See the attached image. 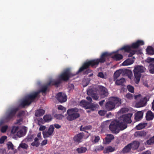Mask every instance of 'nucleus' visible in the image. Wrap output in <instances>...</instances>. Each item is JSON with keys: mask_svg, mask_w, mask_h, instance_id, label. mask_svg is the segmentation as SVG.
Here are the masks:
<instances>
[{"mask_svg": "<svg viewBox=\"0 0 154 154\" xmlns=\"http://www.w3.org/2000/svg\"><path fill=\"white\" fill-rule=\"evenodd\" d=\"M111 53L104 52L102 54L100 58L90 60L84 62L82 66L77 71V74L84 71L90 66L92 68H96L99 63H103L106 61V59L109 58L111 55Z\"/></svg>", "mask_w": 154, "mask_h": 154, "instance_id": "1", "label": "nucleus"}, {"mask_svg": "<svg viewBox=\"0 0 154 154\" xmlns=\"http://www.w3.org/2000/svg\"><path fill=\"white\" fill-rule=\"evenodd\" d=\"M78 74H77V72L76 73L74 74L71 72L69 69H66L59 76V79L58 80H53V84L55 85L56 86H58L61 83V81H67L70 78Z\"/></svg>", "mask_w": 154, "mask_h": 154, "instance_id": "2", "label": "nucleus"}, {"mask_svg": "<svg viewBox=\"0 0 154 154\" xmlns=\"http://www.w3.org/2000/svg\"><path fill=\"white\" fill-rule=\"evenodd\" d=\"M127 127L126 124L120 122V121L114 120L111 122L109 126V128L113 133L116 134L119 132V128L123 130Z\"/></svg>", "mask_w": 154, "mask_h": 154, "instance_id": "3", "label": "nucleus"}, {"mask_svg": "<svg viewBox=\"0 0 154 154\" xmlns=\"http://www.w3.org/2000/svg\"><path fill=\"white\" fill-rule=\"evenodd\" d=\"M81 109L76 107L68 109L67 111V116L66 119L69 121H72L79 118L80 116Z\"/></svg>", "mask_w": 154, "mask_h": 154, "instance_id": "4", "label": "nucleus"}, {"mask_svg": "<svg viewBox=\"0 0 154 154\" xmlns=\"http://www.w3.org/2000/svg\"><path fill=\"white\" fill-rule=\"evenodd\" d=\"M145 70V67L142 66L137 65L135 67L133 71L136 84L139 83L141 75V73L144 72Z\"/></svg>", "mask_w": 154, "mask_h": 154, "instance_id": "5", "label": "nucleus"}, {"mask_svg": "<svg viewBox=\"0 0 154 154\" xmlns=\"http://www.w3.org/2000/svg\"><path fill=\"white\" fill-rule=\"evenodd\" d=\"M19 110L18 107H14L8 109L5 113L4 121L8 122L11 120L15 116L17 112Z\"/></svg>", "mask_w": 154, "mask_h": 154, "instance_id": "6", "label": "nucleus"}, {"mask_svg": "<svg viewBox=\"0 0 154 154\" xmlns=\"http://www.w3.org/2000/svg\"><path fill=\"white\" fill-rule=\"evenodd\" d=\"M132 116V114L129 113L125 115H123L120 117L121 120H123V122L120 121V122H122L126 124L127 125V123H131V118Z\"/></svg>", "mask_w": 154, "mask_h": 154, "instance_id": "7", "label": "nucleus"}, {"mask_svg": "<svg viewBox=\"0 0 154 154\" xmlns=\"http://www.w3.org/2000/svg\"><path fill=\"white\" fill-rule=\"evenodd\" d=\"M97 93V90L95 88H91L89 89L87 92L88 95L91 96L93 99L95 100H97L99 98V96Z\"/></svg>", "mask_w": 154, "mask_h": 154, "instance_id": "8", "label": "nucleus"}, {"mask_svg": "<svg viewBox=\"0 0 154 154\" xmlns=\"http://www.w3.org/2000/svg\"><path fill=\"white\" fill-rule=\"evenodd\" d=\"M56 98L58 101L60 103L65 102L67 100V96L63 93L59 92L56 96Z\"/></svg>", "mask_w": 154, "mask_h": 154, "instance_id": "9", "label": "nucleus"}, {"mask_svg": "<svg viewBox=\"0 0 154 154\" xmlns=\"http://www.w3.org/2000/svg\"><path fill=\"white\" fill-rule=\"evenodd\" d=\"M54 127L53 125H51L50 126L47 131H44L42 134L44 138L49 137L52 134L54 131Z\"/></svg>", "mask_w": 154, "mask_h": 154, "instance_id": "10", "label": "nucleus"}, {"mask_svg": "<svg viewBox=\"0 0 154 154\" xmlns=\"http://www.w3.org/2000/svg\"><path fill=\"white\" fill-rule=\"evenodd\" d=\"M129 72H130V70L127 69L124 70L122 69H119V70H117L116 72H115L114 74V80H116L118 77L120 76L121 73H123L124 74H128Z\"/></svg>", "mask_w": 154, "mask_h": 154, "instance_id": "11", "label": "nucleus"}, {"mask_svg": "<svg viewBox=\"0 0 154 154\" xmlns=\"http://www.w3.org/2000/svg\"><path fill=\"white\" fill-rule=\"evenodd\" d=\"M149 100L146 97L142 98L140 100L137 102L136 104V106L137 107H141L145 106Z\"/></svg>", "mask_w": 154, "mask_h": 154, "instance_id": "12", "label": "nucleus"}, {"mask_svg": "<svg viewBox=\"0 0 154 154\" xmlns=\"http://www.w3.org/2000/svg\"><path fill=\"white\" fill-rule=\"evenodd\" d=\"M39 94V92H34L26 96V97L32 103L34 101L35 99Z\"/></svg>", "mask_w": 154, "mask_h": 154, "instance_id": "13", "label": "nucleus"}, {"mask_svg": "<svg viewBox=\"0 0 154 154\" xmlns=\"http://www.w3.org/2000/svg\"><path fill=\"white\" fill-rule=\"evenodd\" d=\"M53 80L51 81L48 83H46L45 85L43 86L41 89L38 92H42V93H45L47 90L48 88L51 85H53V83L52 82Z\"/></svg>", "mask_w": 154, "mask_h": 154, "instance_id": "14", "label": "nucleus"}, {"mask_svg": "<svg viewBox=\"0 0 154 154\" xmlns=\"http://www.w3.org/2000/svg\"><path fill=\"white\" fill-rule=\"evenodd\" d=\"M98 89L100 94L103 95L104 97L107 96L108 95L107 90L105 87L102 86H99Z\"/></svg>", "mask_w": 154, "mask_h": 154, "instance_id": "15", "label": "nucleus"}, {"mask_svg": "<svg viewBox=\"0 0 154 154\" xmlns=\"http://www.w3.org/2000/svg\"><path fill=\"white\" fill-rule=\"evenodd\" d=\"M80 105L83 107H86L87 109H93L95 107V106L93 105H89V103L85 100H82L80 103Z\"/></svg>", "mask_w": 154, "mask_h": 154, "instance_id": "16", "label": "nucleus"}, {"mask_svg": "<svg viewBox=\"0 0 154 154\" xmlns=\"http://www.w3.org/2000/svg\"><path fill=\"white\" fill-rule=\"evenodd\" d=\"M84 136V134L83 132L79 133L74 136V140L75 142L79 143L81 142Z\"/></svg>", "mask_w": 154, "mask_h": 154, "instance_id": "17", "label": "nucleus"}, {"mask_svg": "<svg viewBox=\"0 0 154 154\" xmlns=\"http://www.w3.org/2000/svg\"><path fill=\"white\" fill-rule=\"evenodd\" d=\"M106 109L108 111H111L115 108V105L111 101H109L107 102L105 105Z\"/></svg>", "mask_w": 154, "mask_h": 154, "instance_id": "18", "label": "nucleus"}, {"mask_svg": "<svg viewBox=\"0 0 154 154\" xmlns=\"http://www.w3.org/2000/svg\"><path fill=\"white\" fill-rule=\"evenodd\" d=\"M147 133V132L144 131H137L134 133V136L135 137L138 138L144 137L146 135Z\"/></svg>", "mask_w": 154, "mask_h": 154, "instance_id": "19", "label": "nucleus"}, {"mask_svg": "<svg viewBox=\"0 0 154 154\" xmlns=\"http://www.w3.org/2000/svg\"><path fill=\"white\" fill-rule=\"evenodd\" d=\"M144 45V42L142 40H138L135 42L133 43L131 45L132 48L136 49L138 48L139 46Z\"/></svg>", "mask_w": 154, "mask_h": 154, "instance_id": "20", "label": "nucleus"}, {"mask_svg": "<svg viewBox=\"0 0 154 154\" xmlns=\"http://www.w3.org/2000/svg\"><path fill=\"white\" fill-rule=\"evenodd\" d=\"M111 101L114 103L115 107L116 106L117 107L119 106L121 104V100L118 97H113Z\"/></svg>", "mask_w": 154, "mask_h": 154, "instance_id": "21", "label": "nucleus"}, {"mask_svg": "<svg viewBox=\"0 0 154 154\" xmlns=\"http://www.w3.org/2000/svg\"><path fill=\"white\" fill-rule=\"evenodd\" d=\"M143 112L142 111H138L135 114L134 119L136 121L140 120L143 118Z\"/></svg>", "mask_w": 154, "mask_h": 154, "instance_id": "22", "label": "nucleus"}, {"mask_svg": "<svg viewBox=\"0 0 154 154\" xmlns=\"http://www.w3.org/2000/svg\"><path fill=\"white\" fill-rule=\"evenodd\" d=\"M154 118V113L152 112L151 111L149 110L146 113V118L147 121L152 120Z\"/></svg>", "mask_w": 154, "mask_h": 154, "instance_id": "23", "label": "nucleus"}, {"mask_svg": "<svg viewBox=\"0 0 154 154\" xmlns=\"http://www.w3.org/2000/svg\"><path fill=\"white\" fill-rule=\"evenodd\" d=\"M31 103L26 97L21 102L20 106L23 108L26 106L29 105Z\"/></svg>", "mask_w": 154, "mask_h": 154, "instance_id": "24", "label": "nucleus"}, {"mask_svg": "<svg viewBox=\"0 0 154 154\" xmlns=\"http://www.w3.org/2000/svg\"><path fill=\"white\" fill-rule=\"evenodd\" d=\"M130 144L131 148L133 150L137 149L139 146V142L137 141H134L132 143H129Z\"/></svg>", "mask_w": 154, "mask_h": 154, "instance_id": "25", "label": "nucleus"}, {"mask_svg": "<svg viewBox=\"0 0 154 154\" xmlns=\"http://www.w3.org/2000/svg\"><path fill=\"white\" fill-rule=\"evenodd\" d=\"M114 136L112 134H108L105 138V141H104L105 144H109L112 140L114 139Z\"/></svg>", "mask_w": 154, "mask_h": 154, "instance_id": "26", "label": "nucleus"}, {"mask_svg": "<svg viewBox=\"0 0 154 154\" xmlns=\"http://www.w3.org/2000/svg\"><path fill=\"white\" fill-rule=\"evenodd\" d=\"M45 111L44 110L39 109L36 111L35 113V116L37 117L42 116L45 114Z\"/></svg>", "mask_w": 154, "mask_h": 154, "instance_id": "27", "label": "nucleus"}, {"mask_svg": "<svg viewBox=\"0 0 154 154\" xmlns=\"http://www.w3.org/2000/svg\"><path fill=\"white\" fill-rule=\"evenodd\" d=\"M146 52L148 54L153 55L154 54V48L151 46H148L146 49Z\"/></svg>", "mask_w": 154, "mask_h": 154, "instance_id": "28", "label": "nucleus"}, {"mask_svg": "<svg viewBox=\"0 0 154 154\" xmlns=\"http://www.w3.org/2000/svg\"><path fill=\"white\" fill-rule=\"evenodd\" d=\"M43 119L45 122H48L52 120V118L51 115L46 114L44 116Z\"/></svg>", "mask_w": 154, "mask_h": 154, "instance_id": "29", "label": "nucleus"}, {"mask_svg": "<svg viewBox=\"0 0 154 154\" xmlns=\"http://www.w3.org/2000/svg\"><path fill=\"white\" fill-rule=\"evenodd\" d=\"M115 150V148L112 147L111 146H109L105 148L103 151V152L105 153H108L109 152H112Z\"/></svg>", "mask_w": 154, "mask_h": 154, "instance_id": "30", "label": "nucleus"}, {"mask_svg": "<svg viewBox=\"0 0 154 154\" xmlns=\"http://www.w3.org/2000/svg\"><path fill=\"white\" fill-rule=\"evenodd\" d=\"M112 58L116 61H119L123 58L122 55L120 54H116L112 57Z\"/></svg>", "mask_w": 154, "mask_h": 154, "instance_id": "31", "label": "nucleus"}, {"mask_svg": "<svg viewBox=\"0 0 154 154\" xmlns=\"http://www.w3.org/2000/svg\"><path fill=\"white\" fill-rule=\"evenodd\" d=\"M130 144H128L125 146L122 149V151L123 153H125L129 152L131 150Z\"/></svg>", "mask_w": 154, "mask_h": 154, "instance_id": "32", "label": "nucleus"}, {"mask_svg": "<svg viewBox=\"0 0 154 154\" xmlns=\"http://www.w3.org/2000/svg\"><path fill=\"white\" fill-rule=\"evenodd\" d=\"M92 127L91 125H89L83 127V126L82 125L80 128V130L81 131H84L87 132V130H90L91 128Z\"/></svg>", "mask_w": 154, "mask_h": 154, "instance_id": "33", "label": "nucleus"}, {"mask_svg": "<svg viewBox=\"0 0 154 154\" xmlns=\"http://www.w3.org/2000/svg\"><path fill=\"white\" fill-rule=\"evenodd\" d=\"M147 125V123H140L136 127V128L137 130H141L144 128Z\"/></svg>", "mask_w": 154, "mask_h": 154, "instance_id": "34", "label": "nucleus"}, {"mask_svg": "<svg viewBox=\"0 0 154 154\" xmlns=\"http://www.w3.org/2000/svg\"><path fill=\"white\" fill-rule=\"evenodd\" d=\"M149 72L151 74L154 73V62L151 63L149 66Z\"/></svg>", "mask_w": 154, "mask_h": 154, "instance_id": "35", "label": "nucleus"}, {"mask_svg": "<svg viewBox=\"0 0 154 154\" xmlns=\"http://www.w3.org/2000/svg\"><path fill=\"white\" fill-rule=\"evenodd\" d=\"M133 63V61L130 59H127L122 63L123 66H127L131 65Z\"/></svg>", "mask_w": 154, "mask_h": 154, "instance_id": "36", "label": "nucleus"}, {"mask_svg": "<svg viewBox=\"0 0 154 154\" xmlns=\"http://www.w3.org/2000/svg\"><path fill=\"white\" fill-rule=\"evenodd\" d=\"M125 82L124 78H122L116 80L115 82V84L117 85H122Z\"/></svg>", "mask_w": 154, "mask_h": 154, "instance_id": "37", "label": "nucleus"}, {"mask_svg": "<svg viewBox=\"0 0 154 154\" xmlns=\"http://www.w3.org/2000/svg\"><path fill=\"white\" fill-rule=\"evenodd\" d=\"M87 150V148L84 147H81L77 149L76 151L79 153L85 152Z\"/></svg>", "mask_w": 154, "mask_h": 154, "instance_id": "38", "label": "nucleus"}, {"mask_svg": "<svg viewBox=\"0 0 154 154\" xmlns=\"http://www.w3.org/2000/svg\"><path fill=\"white\" fill-rule=\"evenodd\" d=\"M131 48V45L125 46L122 48L121 50H124L125 52H128L132 50Z\"/></svg>", "mask_w": 154, "mask_h": 154, "instance_id": "39", "label": "nucleus"}, {"mask_svg": "<svg viewBox=\"0 0 154 154\" xmlns=\"http://www.w3.org/2000/svg\"><path fill=\"white\" fill-rule=\"evenodd\" d=\"M25 134V131L24 130H20L17 133V135L19 137L23 136Z\"/></svg>", "mask_w": 154, "mask_h": 154, "instance_id": "40", "label": "nucleus"}, {"mask_svg": "<svg viewBox=\"0 0 154 154\" xmlns=\"http://www.w3.org/2000/svg\"><path fill=\"white\" fill-rule=\"evenodd\" d=\"M137 52V51L134 49L130 51V52H128V53H129V54L128 55V57H131L133 56V55L135 54L136 52Z\"/></svg>", "mask_w": 154, "mask_h": 154, "instance_id": "41", "label": "nucleus"}, {"mask_svg": "<svg viewBox=\"0 0 154 154\" xmlns=\"http://www.w3.org/2000/svg\"><path fill=\"white\" fill-rule=\"evenodd\" d=\"M19 127L18 126H13L11 130V133L12 134H14L18 130Z\"/></svg>", "mask_w": 154, "mask_h": 154, "instance_id": "42", "label": "nucleus"}, {"mask_svg": "<svg viewBox=\"0 0 154 154\" xmlns=\"http://www.w3.org/2000/svg\"><path fill=\"white\" fill-rule=\"evenodd\" d=\"M128 90L132 93H134V87L130 85H128L127 87Z\"/></svg>", "mask_w": 154, "mask_h": 154, "instance_id": "43", "label": "nucleus"}, {"mask_svg": "<svg viewBox=\"0 0 154 154\" xmlns=\"http://www.w3.org/2000/svg\"><path fill=\"white\" fill-rule=\"evenodd\" d=\"M19 147L26 149L28 147V145L25 143H21L20 144Z\"/></svg>", "mask_w": 154, "mask_h": 154, "instance_id": "44", "label": "nucleus"}, {"mask_svg": "<svg viewBox=\"0 0 154 154\" xmlns=\"http://www.w3.org/2000/svg\"><path fill=\"white\" fill-rule=\"evenodd\" d=\"M7 138V137L6 136H2L0 138V143H3Z\"/></svg>", "mask_w": 154, "mask_h": 154, "instance_id": "45", "label": "nucleus"}, {"mask_svg": "<svg viewBox=\"0 0 154 154\" xmlns=\"http://www.w3.org/2000/svg\"><path fill=\"white\" fill-rule=\"evenodd\" d=\"M8 128L7 125H5L2 126L1 128V131L2 133L5 132Z\"/></svg>", "mask_w": 154, "mask_h": 154, "instance_id": "46", "label": "nucleus"}, {"mask_svg": "<svg viewBox=\"0 0 154 154\" xmlns=\"http://www.w3.org/2000/svg\"><path fill=\"white\" fill-rule=\"evenodd\" d=\"M107 111L105 110H100L98 111L99 114L101 116H104L106 114Z\"/></svg>", "mask_w": 154, "mask_h": 154, "instance_id": "47", "label": "nucleus"}, {"mask_svg": "<svg viewBox=\"0 0 154 154\" xmlns=\"http://www.w3.org/2000/svg\"><path fill=\"white\" fill-rule=\"evenodd\" d=\"M154 58L150 57H148L146 60V61L148 63H152L154 62Z\"/></svg>", "mask_w": 154, "mask_h": 154, "instance_id": "48", "label": "nucleus"}, {"mask_svg": "<svg viewBox=\"0 0 154 154\" xmlns=\"http://www.w3.org/2000/svg\"><path fill=\"white\" fill-rule=\"evenodd\" d=\"M58 109L59 110H62L63 112H66V108L65 107H64L63 106H62V105H61L59 106L58 107Z\"/></svg>", "mask_w": 154, "mask_h": 154, "instance_id": "49", "label": "nucleus"}, {"mask_svg": "<svg viewBox=\"0 0 154 154\" xmlns=\"http://www.w3.org/2000/svg\"><path fill=\"white\" fill-rule=\"evenodd\" d=\"M125 97L127 99H131L133 97V95L132 94L130 93H128L126 94Z\"/></svg>", "mask_w": 154, "mask_h": 154, "instance_id": "50", "label": "nucleus"}, {"mask_svg": "<svg viewBox=\"0 0 154 154\" xmlns=\"http://www.w3.org/2000/svg\"><path fill=\"white\" fill-rule=\"evenodd\" d=\"M8 147L9 149H14V146L12 143L11 142H9L8 144Z\"/></svg>", "mask_w": 154, "mask_h": 154, "instance_id": "51", "label": "nucleus"}, {"mask_svg": "<svg viewBox=\"0 0 154 154\" xmlns=\"http://www.w3.org/2000/svg\"><path fill=\"white\" fill-rule=\"evenodd\" d=\"M31 145L33 146H35L36 147H38L39 145V142H33L31 144Z\"/></svg>", "mask_w": 154, "mask_h": 154, "instance_id": "52", "label": "nucleus"}, {"mask_svg": "<svg viewBox=\"0 0 154 154\" xmlns=\"http://www.w3.org/2000/svg\"><path fill=\"white\" fill-rule=\"evenodd\" d=\"M33 136L32 134L28 135L27 137V140L29 141H32L33 139Z\"/></svg>", "mask_w": 154, "mask_h": 154, "instance_id": "53", "label": "nucleus"}, {"mask_svg": "<svg viewBox=\"0 0 154 154\" xmlns=\"http://www.w3.org/2000/svg\"><path fill=\"white\" fill-rule=\"evenodd\" d=\"M92 70L90 69H88L84 72L83 74L84 75L88 74V73L91 72Z\"/></svg>", "mask_w": 154, "mask_h": 154, "instance_id": "54", "label": "nucleus"}, {"mask_svg": "<svg viewBox=\"0 0 154 154\" xmlns=\"http://www.w3.org/2000/svg\"><path fill=\"white\" fill-rule=\"evenodd\" d=\"M98 76L101 78H104V76L103 72H99Z\"/></svg>", "mask_w": 154, "mask_h": 154, "instance_id": "55", "label": "nucleus"}, {"mask_svg": "<svg viewBox=\"0 0 154 154\" xmlns=\"http://www.w3.org/2000/svg\"><path fill=\"white\" fill-rule=\"evenodd\" d=\"M24 113V112L23 111H21L19 112L18 114H17V116L18 117H21L23 114Z\"/></svg>", "mask_w": 154, "mask_h": 154, "instance_id": "56", "label": "nucleus"}, {"mask_svg": "<svg viewBox=\"0 0 154 154\" xmlns=\"http://www.w3.org/2000/svg\"><path fill=\"white\" fill-rule=\"evenodd\" d=\"M38 124L40 125L43 123L44 120H43L42 118H40L38 120Z\"/></svg>", "mask_w": 154, "mask_h": 154, "instance_id": "57", "label": "nucleus"}, {"mask_svg": "<svg viewBox=\"0 0 154 154\" xmlns=\"http://www.w3.org/2000/svg\"><path fill=\"white\" fill-rule=\"evenodd\" d=\"M146 143L147 144L149 145H151L153 143L150 138L146 141Z\"/></svg>", "mask_w": 154, "mask_h": 154, "instance_id": "58", "label": "nucleus"}, {"mask_svg": "<svg viewBox=\"0 0 154 154\" xmlns=\"http://www.w3.org/2000/svg\"><path fill=\"white\" fill-rule=\"evenodd\" d=\"M100 138L99 136H96L95 137V139L94 140V141L95 142L97 143L100 140Z\"/></svg>", "mask_w": 154, "mask_h": 154, "instance_id": "59", "label": "nucleus"}, {"mask_svg": "<svg viewBox=\"0 0 154 154\" xmlns=\"http://www.w3.org/2000/svg\"><path fill=\"white\" fill-rule=\"evenodd\" d=\"M86 99L88 100V102L89 103V105H90L92 101L91 98L90 97H86Z\"/></svg>", "mask_w": 154, "mask_h": 154, "instance_id": "60", "label": "nucleus"}, {"mask_svg": "<svg viewBox=\"0 0 154 154\" xmlns=\"http://www.w3.org/2000/svg\"><path fill=\"white\" fill-rule=\"evenodd\" d=\"M69 90H71L74 88V85L72 84H69L68 85Z\"/></svg>", "mask_w": 154, "mask_h": 154, "instance_id": "61", "label": "nucleus"}, {"mask_svg": "<svg viewBox=\"0 0 154 154\" xmlns=\"http://www.w3.org/2000/svg\"><path fill=\"white\" fill-rule=\"evenodd\" d=\"M47 140H43L41 143V145L42 146H44L47 144Z\"/></svg>", "mask_w": 154, "mask_h": 154, "instance_id": "62", "label": "nucleus"}, {"mask_svg": "<svg viewBox=\"0 0 154 154\" xmlns=\"http://www.w3.org/2000/svg\"><path fill=\"white\" fill-rule=\"evenodd\" d=\"M46 127L45 126L41 125L40 127L39 130L40 131H43L45 130Z\"/></svg>", "mask_w": 154, "mask_h": 154, "instance_id": "63", "label": "nucleus"}, {"mask_svg": "<svg viewBox=\"0 0 154 154\" xmlns=\"http://www.w3.org/2000/svg\"><path fill=\"white\" fill-rule=\"evenodd\" d=\"M54 126L55 127L57 128V129H59L61 128V126L60 125H59L58 124H55L54 125Z\"/></svg>", "mask_w": 154, "mask_h": 154, "instance_id": "64", "label": "nucleus"}]
</instances>
